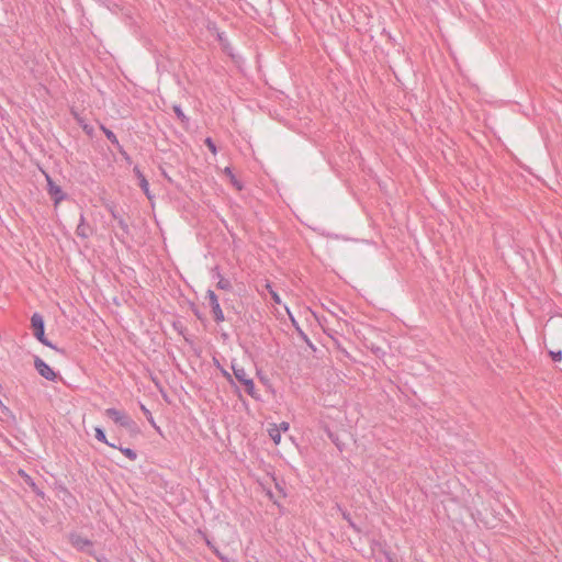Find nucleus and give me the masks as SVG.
I'll list each match as a JSON object with an SVG mask.
<instances>
[{
	"label": "nucleus",
	"instance_id": "obj_1",
	"mask_svg": "<svg viewBox=\"0 0 562 562\" xmlns=\"http://www.w3.org/2000/svg\"><path fill=\"white\" fill-rule=\"evenodd\" d=\"M31 325H32V328H33V334H34V337L41 342L43 344L44 346L57 351V352H60V353H64V350L58 348L56 345H54L50 340H48L46 337H45V322H44V317L41 313L38 312H35L32 314L31 316Z\"/></svg>",
	"mask_w": 562,
	"mask_h": 562
},
{
	"label": "nucleus",
	"instance_id": "obj_2",
	"mask_svg": "<svg viewBox=\"0 0 562 562\" xmlns=\"http://www.w3.org/2000/svg\"><path fill=\"white\" fill-rule=\"evenodd\" d=\"M232 370L235 379L245 386L247 394L255 400H259L260 395L256 391L254 380L247 375L246 370L235 363L232 364Z\"/></svg>",
	"mask_w": 562,
	"mask_h": 562
},
{
	"label": "nucleus",
	"instance_id": "obj_3",
	"mask_svg": "<svg viewBox=\"0 0 562 562\" xmlns=\"http://www.w3.org/2000/svg\"><path fill=\"white\" fill-rule=\"evenodd\" d=\"M68 540L70 542V544L79 552H83V553H87V554H94V547H93V542L81 536L80 533L78 532H70L68 535Z\"/></svg>",
	"mask_w": 562,
	"mask_h": 562
},
{
	"label": "nucleus",
	"instance_id": "obj_4",
	"mask_svg": "<svg viewBox=\"0 0 562 562\" xmlns=\"http://www.w3.org/2000/svg\"><path fill=\"white\" fill-rule=\"evenodd\" d=\"M105 415L121 427H124L128 430H135L136 428V424L133 422V419L122 411L110 407L105 409Z\"/></svg>",
	"mask_w": 562,
	"mask_h": 562
},
{
	"label": "nucleus",
	"instance_id": "obj_5",
	"mask_svg": "<svg viewBox=\"0 0 562 562\" xmlns=\"http://www.w3.org/2000/svg\"><path fill=\"white\" fill-rule=\"evenodd\" d=\"M206 300H207V304L211 307V311L213 313L214 321L216 323L224 322V319H225L224 313L221 308L218 297L213 290L209 289L206 291Z\"/></svg>",
	"mask_w": 562,
	"mask_h": 562
},
{
	"label": "nucleus",
	"instance_id": "obj_6",
	"mask_svg": "<svg viewBox=\"0 0 562 562\" xmlns=\"http://www.w3.org/2000/svg\"><path fill=\"white\" fill-rule=\"evenodd\" d=\"M34 367L37 373L48 381H55L57 373L40 357H35Z\"/></svg>",
	"mask_w": 562,
	"mask_h": 562
},
{
	"label": "nucleus",
	"instance_id": "obj_7",
	"mask_svg": "<svg viewBox=\"0 0 562 562\" xmlns=\"http://www.w3.org/2000/svg\"><path fill=\"white\" fill-rule=\"evenodd\" d=\"M47 180V192L50 198L54 200L55 204H58L61 200L65 199V194L59 186H57L49 176H46Z\"/></svg>",
	"mask_w": 562,
	"mask_h": 562
},
{
	"label": "nucleus",
	"instance_id": "obj_8",
	"mask_svg": "<svg viewBox=\"0 0 562 562\" xmlns=\"http://www.w3.org/2000/svg\"><path fill=\"white\" fill-rule=\"evenodd\" d=\"M76 234L78 237H80L82 239H87L92 234V227L86 223V220H85V216L82 213L80 214V220H79V224L77 225V228H76Z\"/></svg>",
	"mask_w": 562,
	"mask_h": 562
},
{
	"label": "nucleus",
	"instance_id": "obj_9",
	"mask_svg": "<svg viewBox=\"0 0 562 562\" xmlns=\"http://www.w3.org/2000/svg\"><path fill=\"white\" fill-rule=\"evenodd\" d=\"M133 172L135 173V176L138 179V186L143 190V192L146 194V196L150 200L151 194L149 192V184H148L146 177L144 176V173L140 171V169L137 166H135L133 168Z\"/></svg>",
	"mask_w": 562,
	"mask_h": 562
},
{
	"label": "nucleus",
	"instance_id": "obj_10",
	"mask_svg": "<svg viewBox=\"0 0 562 562\" xmlns=\"http://www.w3.org/2000/svg\"><path fill=\"white\" fill-rule=\"evenodd\" d=\"M100 128H101V131L104 133L105 137H106V138H108L112 144H113V145H115V146H116V148H117L120 151H122V146H121V144H120V142H119V139H117V137L115 136V134H114L111 130L106 128V127H105L104 125H102V124L100 125Z\"/></svg>",
	"mask_w": 562,
	"mask_h": 562
},
{
	"label": "nucleus",
	"instance_id": "obj_11",
	"mask_svg": "<svg viewBox=\"0 0 562 562\" xmlns=\"http://www.w3.org/2000/svg\"><path fill=\"white\" fill-rule=\"evenodd\" d=\"M94 432H95V439H97V440H99L100 442L105 443L106 446H109V447H111V448H116V445H115V443L110 442V441L106 439L105 431H104V429H103V428H101V427H95Z\"/></svg>",
	"mask_w": 562,
	"mask_h": 562
},
{
	"label": "nucleus",
	"instance_id": "obj_12",
	"mask_svg": "<svg viewBox=\"0 0 562 562\" xmlns=\"http://www.w3.org/2000/svg\"><path fill=\"white\" fill-rule=\"evenodd\" d=\"M224 173L229 178V181L237 189V190H241L243 189V184L241 182L236 178V176L234 175L232 168L229 167H226L224 169Z\"/></svg>",
	"mask_w": 562,
	"mask_h": 562
},
{
	"label": "nucleus",
	"instance_id": "obj_13",
	"mask_svg": "<svg viewBox=\"0 0 562 562\" xmlns=\"http://www.w3.org/2000/svg\"><path fill=\"white\" fill-rule=\"evenodd\" d=\"M76 121L78 122V124L82 127V130L86 132L87 135L91 136L92 133H93V127L88 125L87 123H85L83 119L81 116H79L78 113L76 112H72Z\"/></svg>",
	"mask_w": 562,
	"mask_h": 562
},
{
	"label": "nucleus",
	"instance_id": "obj_14",
	"mask_svg": "<svg viewBox=\"0 0 562 562\" xmlns=\"http://www.w3.org/2000/svg\"><path fill=\"white\" fill-rule=\"evenodd\" d=\"M268 434H269L271 440L276 445L280 443V441H281V432H280V430H278L277 427H273V425H270V427L268 428Z\"/></svg>",
	"mask_w": 562,
	"mask_h": 562
},
{
	"label": "nucleus",
	"instance_id": "obj_15",
	"mask_svg": "<svg viewBox=\"0 0 562 562\" xmlns=\"http://www.w3.org/2000/svg\"><path fill=\"white\" fill-rule=\"evenodd\" d=\"M115 449H119L131 461H135L137 459V453H136V451L134 449L119 447V446H116Z\"/></svg>",
	"mask_w": 562,
	"mask_h": 562
},
{
	"label": "nucleus",
	"instance_id": "obj_16",
	"mask_svg": "<svg viewBox=\"0 0 562 562\" xmlns=\"http://www.w3.org/2000/svg\"><path fill=\"white\" fill-rule=\"evenodd\" d=\"M172 110H173L175 114L177 115V117L181 121V123L187 124L189 122L188 116L183 113L180 105L175 104L172 106Z\"/></svg>",
	"mask_w": 562,
	"mask_h": 562
},
{
	"label": "nucleus",
	"instance_id": "obj_17",
	"mask_svg": "<svg viewBox=\"0 0 562 562\" xmlns=\"http://www.w3.org/2000/svg\"><path fill=\"white\" fill-rule=\"evenodd\" d=\"M140 409L145 414L147 420L159 431V427L156 425L155 419L151 415V412L143 404H140Z\"/></svg>",
	"mask_w": 562,
	"mask_h": 562
},
{
	"label": "nucleus",
	"instance_id": "obj_18",
	"mask_svg": "<svg viewBox=\"0 0 562 562\" xmlns=\"http://www.w3.org/2000/svg\"><path fill=\"white\" fill-rule=\"evenodd\" d=\"M339 510L341 512L342 514V518L349 524V526L355 529V530H359L358 527L356 526V524L353 522L350 514L346 510H342L340 507H339Z\"/></svg>",
	"mask_w": 562,
	"mask_h": 562
},
{
	"label": "nucleus",
	"instance_id": "obj_19",
	"mask_svg": "<svg viewBox=\"0 0 562 562\" xmlns=\"http://www.w3.org/2000/svg\"><path fill=\"white\" fill-rule=\"evenodd\" d=\"M266 288L269 290V293L271 294V299L276 304L281 303L280 295L272 289L271 283H266Z\"/></svg>",
	"mask_w": 562,
	"mask_h": 562
},
{
	"label": "nucleus",
	"instance_id": "obj_20",
	"mask_svg": "<svg viewBox=\"0 0 562 562\" xmlns=\"http://www.w3.org/2000/svg\"><path fill=\"white\" fill-rule=\"evenodd\" d=\"M21 472L23 473V475H25V476H26V482L30 484V486L33 488V491H34L37 495H44V492L38 491V490L36 488V484H35V482H34V481H33V480H32L27 474H25V473H24V471H21Z\"/></svg>",
	"mask_w": 562,
	"mask_h": 562
},
{
	"label": "nucleus",
	"instance_id": "obj_21",
	"mask_svg": "<svg viewBox=\"0 0 562 562\" xmlns=\"http://www.w3.org/2000/svg\"><path fill=\"white\" fill-rule=\"evenodd\" d=\"M273 427H277L280 432H285L290 429V424L288 422H281L279 425L272 424Z\"/></svg>",
	"mask_w": 562,
	"mask_h": 562
},
{
	"label": "nucleus",
	"instance_id": "obj_22",
	"mask_svg": "<svg viewBox=\"0 0 562 562\" xmlns=\"http://www.w3.org/2000/svg\"><path fill=\"white\" fill-rule=\"evenodd\" d=\"M549 353L554 362L562 360V350L550 351Z\"/></svg>",
	"mask_w": 562,
	"mask_h": 562
},
{
	"label": "nucleus",
	"instance_id": "obj_23",
	"mask_svg": "<svg viewBox=\"0 0 562 562\" xmlns=\"http://www.w3.org/2000/svg\"><path fill=\"white\" fill-rule=\"evenodd\" d=\"M117 224L120 226V228L123 231L124 234H128V225L127 223L122 218H117Z\"/></svg>",
	"mask_w": 562,
	"mask_h": 562
},
{
	"label": "nucleus",
	"instance_id": "obj_24",
	"mask_svg": "<svg viewBox=\"0 0 562 562\" xmlns=\"http://www.w3.org/2000/svg\"><path fill=\"white\" fill-rule=\"evenodd\" d=\"M89 555L94 558L98 562H106L108 561L106 557L103 553H98L95 550H94V554H89Z\"/></svg>",
	"mask_w": 562,
	"mask_h": 562
},
{
	"label": "nucleus",
	"instance_id": "obj_25",
	"mask_svg": "<svg viewBox=\"0 0 562 562\" xmlns=\"http://www.w3.org/2000/svg\"><path fill=\"white\" fill-rule=\"evenodd\" d=\"M216 557H217L222 562H235V560H234V559L228 558L227 555L223 554L221 551H216Z\"/></svg>",
	"mask_w": 562,
	"mask_h": 562
},
{
	"label": "nucleus",
	"instance_id": "obj_26",
	"mask_svg": "<svg viewBox=\"0 0 562 562\" xmlns=\"http://www.w3.org/2000/svg\"><path fill=\"white\" fill-rule=\"evenodd\" d=\"M205 145L209 147V149H210L213 154H215V153H216V146H215L214 142H213L210 137H207V138L205 139Z\"/></svg>",
	"mask_w": 562,
	"mask_h": 562
},
{
	"label": "nucleus",
	"instance_id": "obj_27",
	"mask_svg": "<svg viewBox=\"0 0 562 562\" xmlns=\"http://www.w3.org/2000/svg\"><path fill=\"white\" fill-rule=\"evenodd\" d=\"M206 546L213 551V553L216 555V551H220V549L209 539L205 540Z\"/></svg>",
	"mask_w": 562,
	"mask_h": 562
},
{
	"label": "nucleus",
	"instance_id": "obj_28",
	"mask_svg": "<svg viewBox=\"0 0 562 562\" xmlns=\"http://www.w3.org/2000/svg\"><path fill=\"white\" fill-rule=\"evenodd\" d=\"M329 438H330V439L333 440V442L337 446V448H338L339 450H341V447H340V445H339V442H338V438H337L336 436H334L333 434H329Z\"/></svg>",
	"mask_w": 562,
	"mask_h": 562
},
{
	"label": "nucleus",
	"instance_id": "obj_29",
	"mask_svg": "<svg viewBox=\"0 0 562 562\" xmlns=\"http://www.w3.org/2000/svg\"><path fill=\"white\" fill-rule=\"evenodd\" d=\"M217 285L222 290H228L231 288V283H217Z\"/></svg>",
	"mask_w": 562,
	"mask_h": 562
},
{
	"label": "nucleus",
	"instance_id": "obj_30",
	"mask_svg": "<svg viewBox=\"0 0 562 562\" xmlns=\"http://www.w3.org/2000/svg\"><path fill=\"white\" fill-rule=\"evenodd\" d=\"M110 212H111L113 218H115V220L120 218L119 214L116 213V211L114 209H111Z\"/></svg>",
	"mask_w": 562,
	"mask_h": 562
},
{
	"label": "nucleus",
	"instance_id": "obj_31",
	"mask_svg": "<svg viewBox=\"0 0 562 562\" xmlns=\"http://www.w3.org/2000/svg\"><path fill=\"white\" fill-rule=\"evenodd\" d=\"M223 374H224L225 376H227V379H229V380H231V375H229V373H228L227 371H223Z\"/></svg>",
	"mask_w": 562,
	"mask_h": 562
}]
</instances>
